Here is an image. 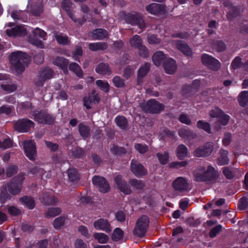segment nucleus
I'll return each instance as SVG.
<instances>
[{"label":"nucleus","mask_w":248,"mask_h":248,"mask_svg":"<svg viewBox=\"0 0 248 248\" xmlns=\"http://www.w3.org/2000/svg\"><path fill=\"white\" fill-rule=\"evenodd\" d=\"M61 213V210L59 208H49L46 213V215L48 217H54Z\"/></svg>","instance_id":"50"},{"label":"nucleus","mask_w":248,"mask_h":248,"mask_svg":"<svg viewBox=\"0 0 248 248\" xmlns=\"http://www.w3.org/2000/svg\"><path fill=\"white\" fill-rule=\"evenodd\" d=\"M115 184L118 189L125 194H129L131 190L126 182L122 179L121 175H117L114 178Z\"/></svg>","instance_id":"17"},{"label":"nucleus","mask_w":248,"mask_h":248,"mask_svg":"<svg viewBox=\"0 0 248 248\" xmlns=\"http://www.w3.org/2000/svg\"><path fill=\"white\" fill-rule=\"evenodd\" d=\"M54 64L60 67L62 70L63 73L67 75L68 74L67 65L68 62L65 59L62 57H58L54 60L53 61Z\"/></svg>","instance_id":"25"},{"label":"nucleus","mask_w":248,"mask_h":248,"mask_svg":"<svg viewBox=\"0 0 248 248\" xmlns=\"http://www.w3.org/2000/svg\"><path fill=\"white\" fill-rule=\"evenodd\" d=\"M164 69L168 74H174L177 69V65L175 60L169 58L167 59L164 63Z\"/></svg>","instance_id":"21"},{"label":"nucleus","mask_w":248,"mask_h":248,"mask_svg":"<svg viewBox=\"0 0 248 248\" xmlns=\"http://www.w3.org/2000/svg\"><path fill=\"white\" fill-rule=\"evenodd\" d=\"M78 131L80 136L83 138H86L89 135L90 129L89 127L83 123H80L78 125Z\"/></svg>","instance_id":"44"},{"label":"nucleus","mask_w":248,"mask_h":248,"mask_svg":"<svg viewBox=\"0 0 248 248\" xmlns=\"http://www.w3.org/2000/svg\"><path fill=\"white\" fill-rule=\"evenodd\" d=\"M1 88L7 92H13L16 89V86L15 84H1Z\"/></svg>","instance_id":"57"},{"label":"nucleus","mask_w":248,"mask_h":248,"mask_svg":"<svg viewBox=\"0 0 248 248\" xmlns=\"http://www.w3.org/2000/svg\"><path fill=\"white\" fill-rule=\"evenodd\" d=\"M173 43L176 48L186 56H191L192 55L191 49L186 44L180 40H175Z\"/></svg>","instance_id":"22"},{"label":"nucleus","mask_w":248,"mask_h":248,"mask_svg":"<svg viewBox=\"0 0 248 248\" xmlns=\"http://www.w3.org/2000/svg\"><path fill=\"white\" fill-rule=\"evenodd\" d=\"M115 184L118 189L125 194H129L131 190L126 182L122 179L121 175H117L114 178Z\"/></svg>","instance_id":"16"},{"label":"nucleus","mask_w":248,"mask_h":248,"mask_svg":"<svg viewBox=\"0 0 248 248\" xmlns=\"http://www.w3.org/2000/svg\"><path fill=\"white\" fill-rule=\"evenodd\" d=\"M150 64L146 63L139 70L138 74V81L139 83L140 82L141 79L146 75L149 70Z\"/></svg>","instance_id":"37"},{"label":"nucleus","mask_w":248,"mask_h":248,"mask_svg":"<svg viewBox=\"0 0 248 248\" xmlns=\"http://www.w3.org/2000/svg\"><path fill=\"white\" fill-rule=\"evenodd\" d=\"M33 37H31L29 39L30 42L39 48H43L44 45L42 41L40 40L38 38H41L45 39L46 33L42 30L36 28L35 30L32 31Z\"/></svg>","instance_id":"5"},{"label":"nucleus","mask_w":248,"mask_h":248,"mask_svg":"<svg viewBox=\"0 0 248 248\" xmlns=\"http://www.w3.org/2000/svg\"><path fill=\"white\" fill-rule=\"evenodd\" d=\"M107 47V45L105 43L98 42L91 43L89 44V48L91 50L96 51L99 50H104Z\"/></svg>","instance_id":"38"},{"label":"nucleus","mask_w":248,"mask_h":248,"mask_svg":"<svg viewBox=\"0 0 248 248\" xmlns=\"http://www.w3.org/2000/svg\"><path fill=\"white\" fill-rule=\"evenodd\" d=\"M93 226L97 230H101L107 232L111 231L112 228L108 220L100 218L95 220L93 223Z\"/></svg>","instance_id":"15"},{"label":"nucleus","mask_w":248,"mask_h":248,"mask_svg":"<svg viewBox=\"0 0 248 248\" xmlns=\"http://www.w3.org/2000/svg\"><path fill=\"white\" fill-rule=\"evenodd\" d=\"M166 56L162 51H158L154 53L152 57V60L154 63L159 66L161 64L163 60H165Z\"/></svg>","instance_id":"29"},{"label":"nucleus","mask_w":248,"mask_h":248,"mask_svg":"<svg viewBox=\"0 0 248 248\" xmlns=\"http://www.w3.org/2000/svg\"><path fill=\"white\" fill-rule=\"evenodd\" d=\"M62 5L63 8L67 12L71 18L74 22H77V19L73 17V15L70 12V8L72 5L71 1L70 0H64L62 2Z\"/></svg>","instance_id":"39"},{"label":"nucleus","mask_w":248,"mask_h":248,"mask_svg":"<svg viewBox=\"0 0 248 248\" xmlns=\"http://www.w3.org/2000/svg\"><path fill=\"white\" fill-rule=\"evenodd\" d=\"M204 172V176L201 177V176H197L199 180H205L209 181L216 179L218 176V172L215 168L211 165L208 166L206 168L202 167Z\"/></svg>","instance_id":"9"},{"label":"nucleus","mask_w":248,"mask_h":248,"mask_svg":"<svg viewBox=\"0 0 248 248\" xmlns=\"http://www.w3.org/2000/svg\"><path fill=\"white\" fill-rule=\"evenodd\" d=\"M241 65V59L240 57H236L232 61L231 66L232 69L235 70L239 67Z\"/></svg>","instance_id":"61"},{"label":"nucleus","mask_w":248,"mask_h":248,"mask_svg":"<svg viewBox=\"0 0 248 248\" xmlns=\"http://www.w3.org/2000/svg\"><path fill=\"white\" fill-rule=\"evenodd\" d=\"M176 155L180 159H183L187 155V149L183 144L179 145L176 149Z\"/></svg>","instance_id":"32"},{"label":"nucleus","mask_w":248,"mask_h":248,"mask_svg":"<svg viewBox=\"0 0 248 248\" xmlns=\"http://www.w3.org/2000/svg\"><path fill=\"white\" fill-rule=\"evenodd\" d=\"M93 237L99 243H106L108 240V237L105 233L101 232L95 233Z\"/></svg>","instance_id":"41"},{"label":"nucleus","mask_w":248,"mask_h":248,"mask_svg":"<svg viewBox=\"0 0 248 248\" xmlns=\"http://www.w3.org/2000/svg\"><path fill=\"white\" fill-rule=\"evenodd\" d=\"M69 70L76 74L79 77L82 76V71L78 64L73 62L71 63L69 66Z\"/></svg>","instance_id":"43"},{"label":"nucleus","mask_w":248,"mask_h":248,"mask_svg":"<svg viewBox=\"0 0 248 248\" xmlns=\"http://www.w3.org/2000/svg\"><path fill=\"white\" fill-rule=\"evenodd\" d=\"M25 178L23 174H19L15 180V184L11 185L9 189V192L14 195H16L20 192L21 184L23 182Z\"/></svg>","instance_id":"19"},{"label":"nucleus","mask_w":248,"mask_h":248,"mask_svg":"<svg viewBox=\"0 0 248 248\" xmlns=\"http://www.w3.org/2000/svg\"><path fill=\"white\" fill-rule=\"evenodd\" d=\"M55 38L60 44L66 45L68 43V38L67 36H64L61 34H56Z\"/></svg>","instance_id":"52"},{"label":"nucleus","mask_w":248,"mask_h":248,"mask_svg":"<svg viewBox=\"0 0 248 248\" xmlns=\"http://www.w3.org/2000/svg\"><path fill=\"white\" fill-rule=\"evenodd\" d=\"M67 174L70 181H74L78 179V175L75 169H69L67 170Z\"/></svg>","instance_id":"49"},{"label":"nucleus","mask_w":248,"mask_h":248,"mask_svg":"<svg viewBox=\"0 0 248 248\" xmlns=\"http://www.w3.org/2000/svg\"><path fill=\"white\" fill-rule=\"evenodd\" d=\"M141 108L145 111L157 113L163 109L164 106L155 100L151 99L142 105Z\"/></svg>","instance_id":"6"},{"label":"nucleus","mask_w":248,"mask_h":248,"mask_svg":"<svg viewBox=\"0 0 248 248\" xmlns=\"http://www.w3.org/2000/svg\"><path fill=\"white\" fill-rule=\"evenodd\" d=\"M93 184L98 187L100 192H108L109 189V186L106 179L103 177L94 176L93 178Z\"/></svg>","instance_id":"12"},{"label":"nucleus","mask_w":248,"mask_h":248,"mask_svg":"<svg viewBox=\"0 0 248 248\" xmlns=\"http://www.w3.org/2000/svg\"><path fill=\"white\" fill-rule=\"evenodd\" d=\"M123 231L119 228H117L114 229L111 235V238L113 241H118L123 238Z\"/></svg>","instance_id":"42"},{"label":"nucleus","mask_w":248,"mask_h":248,"mask_svg":"<svg viewBox=\"0 0 248 248\" xmlns=\"http://www.w3.org/2000/svg\"><path fill=\"white\" fill-rule=\"evenodd\" d=\"M129 183L132 186L138 190L142 189L145 186L142 181L135 179L130 180Z\"/></svg>","instance_id":"47"},{"label":"nucleus","mask_w":248,"mask_h":248,"mask_svg":"<svg viewBox=\"0 0 248 248\" xmlns=\"http://www.w3.org/2000/svg\"><path fill=\"white\" fill-rule=\"evenodd\" d=\"M116 124L122 129H125L127 127V122L124 116H117L115 119Z\"/></svg>","instance_id":"40"},{"label":"nucleus","mask_w":248,"mask_h":248,"mask_svg":"<svg viewBox=\"0 0 248 248\" xmlns=\"http://www.w3.org/2000/svg\"><path fill=\"white\" fill-rule=\"evenodd\" d=\"M12 141L9 138L4 140L2 141L0 140V148L7 149L11 147Z\"/></svg>","instance_id":"59"},{"label":"nucleus","mask_w":248,"mask_h":248,"mask_svg":"<svg viewBox=\"0 0 248 248\" xmlns=\"http://www.w3.org/2000/svg\"><path fill=\"white\" fill-rule=\"evenodd\" d=\"M149 224V220L146 216L143 215L139 217L133 230L134 234L138 237L143 236L148 228Z\"/></svg>","instance_id":"2"},{"label":"nucleus","mask_w":248,"mask_h":248,"mask_svg":"<svg viewBox=\"0 0 248 248\" xmlns=\"http://www.w3.org/2000/svg\"><path fill=\"white\" fill-rule=\"evenodd\" d=\"M197 126L198 128L203 129L208 133H210V126L207 122L200 120L197 122Z\"/></svg>","instance_id":"48"},{"label":"nucleus","mask_w":248,"mask_h":248,"mask_svg":"<svg viewBox=\"0 0 248 248\" xmlns=\"http://www.w3.org/2000/svg\"><path fill=\"white\" fill-rule=\"evenodd\" d=\"M34 123L28 119H22L18 121L15 124V128L20 132H26L33 127Z\"/></svg>","instance_id":"13"},{"label":"nucleus","mask_w":248,"mask_h":248,"mask_svg":"<svg viewBox=\"0 0 248 248\" xmlns=\"http://www.w3.org/2000/svg\"><path fill=\"white\" fill-rule=\"evenodd\" d=\"M238 101L241 106L245 107L248 103V92L242 91L238 95Z\"/></svg>","instance_id":"33"},{"label":"nucleus","mask_w":248,"mask_h":248,"mask_svg":"<svg viewBox=\"0 0 248 248\" xmlns=\"http://www.w3.org/2000/svg\"><path fill=\"white\" fill-rule=\"evenodd\" d=\"M112 81L114 86L118 88L123 87L124 85V80L118 76L114 77Z\"/></svg>","instance_id":"56"},{"label":"nucleus","mask_w":248,"mask_h":248,"mask_svg":"<svg viewBox=\"0 0 248 248\" xmlns=\"http://www.w3.org/2000/svg\"><path fill=\"white\" fill-rule=\"evenodd\" d=\"M229 162L228 152L225 150H220V156L217 159V163L219 165H224Z\"/></svg>","instance_id":"35"},{"label":"nucleus","mask_w":248,"mask_h":248,"mask_svg":"<svg viewBox=\"0 0 248 248\" xmlns=\"http://www.w3.org/2000/svg\"><path fill=\"white\" fill-rule=\"evenodd\" d=\"M213 150L212 142L206 143L202 147H200L195 150L194 155L197 157H204L209 155Z\"/></svg>","instance_id":"14"},{"label":"nucleus","mask_w":248,"mask_h":248,"mask_svg":"<svg viewBox=\"0 0 248 248\" xmlns=\"http://www.w3.org/2000/svg\"><path fill=\"white\" fill-rule=\"evenodd\" d=\"M66 218L60 217L56 218L53 221V225L55 228L59 229L63 226L65 222Z\"/></svg>","instance_id":"51"},{"label":"nucleus","mask_w":248,"mask_h":248,"mask_svg":"<svg viewBox=\"0 0 248 248\" xmlns=\"http://www.w3.org/2000/svg\"><path fill=\"white\" fill-rule=\"evenodd\" d=\"M99 97L95 92H93L91 94H90L88 97H85L84 99V105L87 108H92L93 104L98 102Z\"/></svg>","instance_id":"24"},{"label":"nucleus","mask_w":248,"mask_h":248,"mask_svg":"<svg viewBox=\"0 0 248 248\" xmlns=\"http://www.w3.org/2000/svg\"><path fill=\"white\" fill-rule=\"evenodd\" d=\"M23 146L26 156L31 160H35L37 154L35 142L31 140H26Z\"/></svg>","instance_id":"8"},{"label":"nucleus","mask_w":248,"mask_h":248,"mask_svg":"<svg viewBox=\"0 0 248 248\" xmlns=\"http://www.w3.org/2000/svg\"><path fill=\"white\" fill-rule=\"evenodd\" d=\"M22 204L30 209H33L35 206L34 200L31 197L24 196L20 199Z\"/></svg>","instance_id":"30"},{"label":"nucleus","mask_w":248,"mask_h":248,"mask_svg":"<svg viewBox=\"0 0 248 248\" xmlns=\"http://www.w3.org/2000/svg\"><path fill=\"white\" fill-rule=\"evenodd\" d=\"M131 170L137 177H141L147 174V171L143 166L135 160H132L131 163Z\"/></svg>","instance_id":"18"},{"label":"nucleus","mask_w":248,"mask_h":248,"mask_svg":"<svg viewBox=\"0 0 248 248\" xmlns=\"http://www.w3.org/2000/svg\"><path fill=\"white\" fill-rule=\"evenodd\" d=\"M53 76V71L50 68H46L41 71L39 77V81L36 83L39 86H42L46 80L50 78Z\"/></svg>","instance_id":"23"},{"label":"nucleus","mask_w":248,"mask_h":248,"mask_svg":"<svg viewBox=\"0 0 248 248\" xmlns=\"http://www.w3.org/2000/svg\"><path fill=\"white\" fill-rule=\"evenodd\" d=\"M108 35V32L102 29L94 30L92 33V37L95 40H102L106 38Z\"/></svg>","instance_id":"27"},{"label":"nucleus","mask_w":248,"mask_h":248,"mask_svg":"<svg viewBox=\"0 0 248 248\" xmlns=\"http://www.w3.org/2000/svg\"><path fill=\"white\" fill-rule=\"evenodd\" d=\"M111 152L113 153V154H119V155H121V154H125V150L124 148H119L116 146H113L111 148Z\"/></svg>","instance_id":"63"},{"label":"nucleus","mask_w":248,"mask_h":248,"mask_svg":"<svg viewBox=\"0 0 248 248\" xmlns=\"http://www.w3.org/2000/svg\"><path fill=\"white\" fill-rule=\"evenodd\" d=\"M224 5L226 7H228L230 10L229 12L230 13L227 14L228 18L231 19L233 16H234L238 13V8L237 7L232 6L230 1H225L224 2Z\"/></svg>","instance_id":"36"},{"label":"nucleus","mask_w":248,"mask_h":248,"mask_svg":"<svg viewBox=\"0 0 248 248\" xmlns=\"http://www.w3.org/2000/svg\"><path fill=\"white\" fill-rule=\"evenodd\" d=\"M41 202L46 205L53 204L57 202V199L53 196H51L47 193L44 194L41 199Z\"/></svg>","instance_id":"34"},{"label":"nucleus","mask_w":248,"mask_h":248,"mask_svg":"<svg viewBox=\"0 0 248 248\" xmlns=\"http://www.w3.org/2000/svg\"><path fill=\"white\" fill-rule=\"evenodd\" d=\"M187 163L186 161L181 162H172L169 164V166L170 168L179 169L184 167L187 165Z\"/></svg>","instance_id":"54"},{"label":"nucleus","mask_w":248,"mask_h":248,"mask_svg":"<svg viewBox=\"0 0 248 248\" xmlns=\"http://www.w3.org/2000/svg\"><path fill=\"white\" fill-rule=\"evenodd\" d=\"M10 61L12 69L17 74H21L24 71L25 67L29 64L31 59L27 54L17 51L11 54Z\"/></svg>","instance_id":"1"},{"label":"nucleus","mask_w":248,"mask_h":248,"mask_svg":"<svg viewBox=\"0 0 248 248\" xmlns=\"http://www.w3.org/2000/svg\"><path fill=\"white\" fill-rule=\"evenodd\" d=\"M202 62L203 64L207 66L210 69L217 71L220 67V62L211 56L207 54H203L202 56Z\"/></svg>","instance_id":"7"},{"label":"nucleus","mask_w":248,"mask_h":248,"mask_svg":"<svg viewBox=\"0 0 248 248\" xmlns=\"http://www.w3.org/2000/svg\"><path fill=\"white\" fill-rule=\"evenodd\" d=\"M96 72L102 75H110L111 70L107 64L100 63L95 68Z\"/></svg>","instance_id":"28"},{"label":"nucleus","mask_w":248,"mask_h":248,"mask_svg":"<svg viewBox=\"0 0 248 248\" xmlns=\"http://www.w3.org/2000/svg\"><path fill=\"white\" fill-rule=\"evenodd\" d=\"M179 136L186 140H190L193 139L195 135L186 128H181L179 131Z\"/></svg>","instance_id":"26"},{"label":"nucleus","mask_w":248,"mask_h":248,"mask_svg":"<svg viewBox=\"0 0 248 248\" xmlns=\"http://www.w3.org/2000/svg\"><path fill=\"white\" fill-rule=\"evenodd\" d=\"M129 44L131 46L139 49L142 46V41L139 36L136 35L129 40Z\"/></svg>","instance_id":"31"},{"label":"nucleus","mask_w":248,"mask_h":248,"mask_svg":"<svg viewBox=\"0 0 248 248\" xmlns=\"http://www.w3.org/2000/svg\"><path fill=\"white\" fill-rule=\"evenodd\" d=\"M13 110V107H9L8 106H2L0 107V114H10Z\"/></svg>","instance_id":"62"},{"label":"nucleus","mask_w":248,"mask_h":248,"mask_svg":"<svg viewBox=\"0 0 248 248\" xmlns=\"http://www.w3.org/2000/svg\"><path fill=\"white\" fill-rule=\"evenodd\" d=\"M17 170V167L16 166L10 165L6 169L7 175L9 177H11L15 174Z\"/></svg>","instance_id":"60"},{"label":"nucleus","mask_w":248,"mask_h":248,"mask_svg":"<svg viewBox=\"0 0 248 248\" xmlns=\"http://www.w3.org/2000/svg\"><path fill=\"white\" fill-rule=\"evenodd\" d=\"M32 116L36 121L41 124H51L54 120L50 115L45 112H34Z\"/></svg>","instance_id":"11"},{"label":"nucleus","mask_w":248,"mask_h":248,"mask_svg":"<svg viewBox=\"0 0 248 248\" xmlns=\"http://www.w3.org/2000/svg\"><path fill=\"white\" fill-rule=\"evenodd\" d=\"M13 24L9 23L6 27L7 28L5 32L6 34L10 37H16L17 36H24L27 33V29L25 28L24 26L18 25L14 27H12Z\"/></svg>","instance_id":"3"},{"label":"nucleus","mask_w":248,"mask_h":248,"mask_svg":"<svg viewBox=\"0 0 248 248\" xmlns=\"http://www.w3.org/2000/svg\"><path fill=\"white\" fill-rule=\"evenodd\" d=\"M159 162L162 164H166L168 162L169 159V155L168 152H164L163 153H157L156 155Z\"/></svg>","instance_id":"45"},{"label":"nucleus","mask_w":248,"mask_h":248,"mask_svg":"<svg viewBox=\"0 0 248 248\" xmlns=\"http://www.w3.org/2000/svg\"><path fill=\"white\" fill-rule=\"evenodd\" d=\"M172 186L175 190L181 192L188 191L191 188L189 182L183 177L176 178L173 181Z\"/></svg>","instance_id":"4"},{"label":"nucleus","mask_w":248,"mask_h":248,"mask_svg":"<svg viewBox=\"0 0 248 248\" xmlns=\"http://www.w3.org/2000/svg\"><path fill=\"white\" fill-rule=\"evenodd\" d=\"M134 147L140 154H144L148 150V147L145 144L136 143L134 145Z\"/></svg>","instance_id":"55"},{"label":"nucleus","mask_w":248,"mask_h":248,"mask_svg":"<svg viewBox=\"0 0 248 248\" xmlns=\"http://www.w3.org/2000/svg\"><path fill=\"white\" fill-rule=\"evenodd\" d=\"M24 14V12L20 11H14L12 14V17L15 20L22 19L24 21L23 16Z\"/></svg>","instance_id":"58"},{"label":"nucleus","mask_w":248,"mask_h":248,"mask_svg":"<svg viewBox=\"0 0 248 248\" xmlns=\"http://www.w3.org/2000/svg\"><path fill=\"white\" fill-rule=\"evenodd\" d=\"M223 113V111L220 108H216L210 111L209 115L211 117L218 119Z\"/></svg>","instance_id":"53"},{"label":"nucleus","mask_w":248,"mask_h":248,"mask_svg":"<svg viewBox=\"0 0 248 248\" xmlns=\"http://www.w3.org/2000/svg\"><path fill=\"white\" fill-rule=\"evenodd\" d=\"M126 21L132 25H138L140 29L145 27L144 21L142 16L136 12L128 14L126 16Z\"/></svg>","instance_id":"10"},{"label":"nucleus","mask_w":248,"mask_h":248,"mask_svg":"<svg viewBox=\"0 0 248 248\" xmlns=\"http://www.w3.org/2000/svg\"><path fill=\"white\" fill-rule=\"evenodd\" d=\"M229 118L228 115L223 113L220 117L218 119V121L222 125H225L228 124Z\"/></svg>","instance_id":"64"},{"label":"nucleus","mask_w":248,"mask_h":248,"mask_svg":"<svg viewBox=\"0 0 248 248\" xmlns=\"http://www.w3.org/2000/svg\"><path fill=\"white\" fill-rule=\"evenodd\" d=\"M96 84L101 90L106 93H108L109 90V85L107 81L97 80L96 81Z\"/></svg>","instance_id":"46"},{"label":"nucleus","mask_w":248,"mask_h":248,"mask_svg":"<svg viewBox=\"0 0 248 248\" xmlns=\"http://www.w3.org/2000/svg\"><path fill=\"white\" fill-rule=\"evenodd\" d=\"M146 10L153 15L163 14L166 12L165 7L161 4L152 3L146 7Z\"/></svg>","instance_id":"20"}]
</instances>
